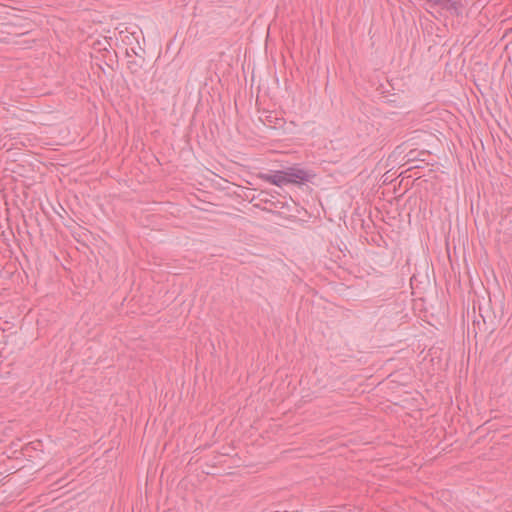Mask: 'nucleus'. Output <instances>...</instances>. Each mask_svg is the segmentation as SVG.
Listing matches in <instances>:
<instances>
[{
  "instance_id": "1",
  "label": "nucleus",
  "mask_w": 512,
  "mask_h": 512,
  "mask_svg": "<svg viewBox=\"0 0 512 512\" xmlns=\"http://www.w3.org/2000/svg\"><path fill=\"white\" fill-rule=\"evenodd\" d=\"M287 183H301L308 181V174L305 170L299 168H288L285 171Z\"/></svg>"
},
{
  "instance_id": "2",
  "label": "nucleus",
  "mask_w": 512,
  "mask_h": 512,
  "mask_svg": "<svg viewBox=\"0 0 512 512\" xmlns=\"http://www.w3.org/2000/svg\"><path fill=\"white\" fill-rule=\"evenodd\" d=\"M261 178L276 186L287 184L285 171H276L274 174H263Z\"/></svg>"
}]
</instances>
